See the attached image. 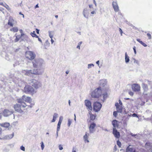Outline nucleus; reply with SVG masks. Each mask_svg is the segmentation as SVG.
Returning a JSON list of instances; mask_svg holds the SVG:
<instances>
[{"label":"nucleus","mask_w":152,"mask_h":152,"mask_svg":"<svg viewBox=\"0 0 152 152\" xmlns=\"http://www.w3.org/2000/svg\"><path fill=\"white\" fill-rule=\"evenodd\" d=\"M33 66L36 69L32 70H26L25 71L26 75L28 76H31V75H39L43 72V64L44 61L42 59H36L32 62Z\"/></svg>","instance_id":"nucleus-1"},{"label":"nucleus","mask_w":152,"mask_h":152,"mask_svg":"<svg viewBox=\"0 0 152 152\" xmlns=\"http://www.w3.org/2000/svg\"><path fill=\"white\" fill-rule=\"evenodd\" d=\"M28 83L36 89L39 88L42 86L41 83L35 79H31L28 80Z\"/></svg>","instance_id":"nucleus-2"},{"label":"nucleus","mask_w":152,"mask_h":152,"mask_svg":"<svg viewBox=\"0 0 152 152\" xmlns=\"http://www.w3.org/2000/svg\"><path fill=\"white\" fill-rule=\"evenodd\" d=\"M24 100L23 99V96L22 97V98H20L18 99V103H20V104L21 106L23 107H26L28 106V107L31 108L34 105V104H31L30 105H28L26 104L24 102Z\"/></svg>","instance_id":"nucleus-3"},{"label":"nucleus","mask_w":152,"mask_h":152,"mask_svg":"<svg viewBox=\"0 0 152 152\" xmlns=\"http://www.w3.org/2000/svg\"><path fill=\"white\" fill-rule=\"evenodd\" d=\"M26 58L30 60H33L36 56L35 54L33 52L28 51L26 52Z\"/></svg>","instance_id":"nucleus-4"},{"label":"nucleus","mask_w":152,"mask_h":152,"mask_svg":"<svg viewBox=\"0 0 152 152\" xmlns=\"http://www.w3.org/2000/svg\"><path fill=\"white\" fill-rule=\"evenodd\" d=\"M24 91L26 93L30 94L34 92V89L32 86L29 85H27L24 87Z\"/></svg>","instance_id":"nucleus-5"},{"label":"nucleus","mask_w":152,"mask_h":152,"mask_svg":"<svg viewBox=\"0 0 152 152\" xmlns=\"http://www.w3.org/2000/svg\"><path fill=\"white\" fill-rule=\"evenodd\" d=\"M3 112L4 116L8 117L13 114L14 113V111L12 109H4L3 111Z\"/></svg>","instance_id":"nucleus-6"},{"label":"nucleus","mask_w":152,"mask_h":152,"mask_svg":"<svg viewBox=\"0 0 152 152\" xmlns=\"http://www.w3.org/2000/svg\"><path fill=\"white\" fill-rule=\"evenodd\" d=\"M145 147L149 152H152V143L150 142H147L145 145Z\"/></svg>","instance_id":"nucleus-7"},{"label":"nucleus","mask_w":152,"mask_h":152,"mask_svg":"<svg viewBox=\"0 0 152 152\" xmlns=\"http://www.w3.org/2000/svg\"><path fill=\"white\" fill-rule=\"evenodd\" d=\"M21 106H22L20 104H16L14 105V108L15 111L19 113H22L23 111L21 109Z\"/></svg>","instance_id":"nucleus-8"},{"label":"nucleus","mask_w":152,"mask_h":152,"mask_svg":"<svg viewBox=\"0 0 152 152\" xmlns=\"http://www.w3.org/2000/svg\"><path fill=\"white\" fill-rule=\"evenodd\" d=\"M132 90L135 92L139 91L140 90V86L137 84H133L132 85Z\"/></svg>","instance_id":"nucleus-9"},{"label":"nucleus","mask_w":152,"mask_h":152,"mask_svg":"<svg viewBox=\"0 0 152 152\" xmlns=\"http://www.w3.org/2000/svg\"><path fill=\"white\" fill-rule=\"evenodd\" d=\"M102 91L101 88L99 87L96 89V98H99L101 96Z\"/></svg>","instance_id":"nucleus-10"},{"label":"nucleus","mask_w":152,"mask_h":152,"mask_svg":"<svg viewBox=\"0 0 152 152\" xmlns=\"http://www.w3.org/2000/svg\"><path fill=\"white\" fill-rule=\"evenodd\" d=\"M85 103L87 108L90 110H92V107L91 102L88 100L86 99L85 101Z\"/></svg>","instance_id":"nucleus-11"},{"label":"nucleus","mask_w":152,"mask_h":152,"mask_svg":"<svg viewBox=\"0 0 152 152\" xmlns=\"http://www.w3.org/2000/svg\"><path fill=\"white\" fill-rule=\"evenodd\" d=\"M126 152H136V150L133 146L129 145L126 148Z\"/></svg>","instance_id":"nucleus-12"},{"label":"nucleus","mask_w":152,"mask_h":152,"mask_svg":"<svg viewBox=\"0 0 152 152\" xmlns=\"http://www.w3.org/2000/svg\"><path fill=\"white\" fill-rule=\"evenodd\" d=\"M113 134L116 138H119L120 137V134L116 128L113 129Z\"/></svg>","instance_id":"nucleus-13"},{"label":"nucleus","mask_w":152,"mask_h":152,"mask_svg":"<svg viewBox=\"0 0 152 152\" xmlns=\"http://www.w3.org/2000/svg\"><path fill=\"white\" fill-rule=\"evenodd\" d=\"M102 106V105L100 102H96V112L99 111Z\"/></svg>","instance_id":"nucleus-14"},{"label":"nucleus","mask_w":152,"mask_h":152,"mask_svg":"<svg viewBox=\"0 0 152 152\" xmlns=\"http://www.w3.org/2000/svg\"><path fill=\"white\" fill-rule=\"evenodd\" d=\"M113 6L115 11L117 12L119 10V7L116 2L113 1L112 3Z\"/></svg>","instance_id":"nucleus-15"},{"label":"nucleus","mask_w":152,"mask_h":152,"mask_svg":"<svg viewBox=\"0 0 152 152\" xmlns=\"http://www.w3.org/2000/svg\"><path fill=\"white\" fill-rule=\"evenodd\" d=\"M142 87L144 91V94H147L146 93L148 90L147 85L144 83H143L142 85Z\"/></svg>","instance_id":"nucleus-16"},{"label":"nucleus","mask_w":152,"mask_h":152,"mask_svg":"<svg viewBox=\"0 0 152 152\" xmlns=\"http://www.w3.org/2000/svg\"><path fill=\"white\" fill-rule=\"evenodd\" d=\"M107 80L105 79H103L100 80L99 82V84L100 86L102 87H104L105 86L107 83Z\"/></svg>","instance_id":"nucleus-17"},{"label":"nucleus","mask_w":152,"mask_h":152,"mask_svg":"<svg viewBox=\"0 0 152 152\" xmlns=\"http://www.w3.org/2000/svg\"><path fill=\"white\" fill-rule=\"evenodd\" d=\"M115 105L117 108V111L118 112L121 113L122 110V106L119 105L118 103H116L115 104Z\"/></svg>","instance_id":"nucleus-18"},{"label":"nucleus","mask_w":152,"mask_h":152,"mask_svg":"<svg viewBox=\"0 0 152 152\" xmlns=\"http://www.w3.org/2000/svg\"><path fill=\"white\" fill-rule=\"evenodd\" d=\"M89 14V11L86 8L85 9L83 12V14L84 16L86 18H88V16Z\"/></svg>","instance_id":"nucleus-19"},{"label":"nucleus","mask_w":152,"mask_h":152,"mask_svg":"<svg viewBox=\"0 0 152 152\" xmlns=\"http://www.w3.org/2000/svg\"><path fill=\"white\" fill-rule=\"evenodd\" d=\"M23 99L25 102L28 103H30L31 102V98L28 96H23Z\"/></svg>","instance_id":"nucleus-20"},{"label":"nucleus","mask_w":152,"mask_h":152,"mask_svg":"<svg viewBox=\"0 0 152 152\" xmlns=\"http://www.w3.org/2000/svg\"><path fill=\"white\" fill-rule=\"evenodd\" d=\"M14 22V20L11 17H10L8 21V24L11 26L12 27L13 26V23Z\"/></svg>","instance_id":"nucleus-21"},{"label":"nucleus","mask_w":152,"mask_h":152,"mask_svg":"<svg viewBox=\"0 0 152 152\" xmlns=\"http://www.w3.org/2000/svg\"><path fill=\"white\" fill-rule=\"evenodd\" d=\"M112 124L113 126V129L118 128V121L116 120H113L112 122Z\"/></svg>","instance_id":"nucleus-22"},{"label":"nucleus","mask_w":152,"mask_h":152,"mask_svg":"<svg viewBox=\"0 0 152 152\" xmlns=\"http://www.w3.org/2000/svg\"><path fill=\"white\" fill-rule=\"evenodd\" d=\"M95 127V124L93 123L91 124L89 126L90 131L91 132H93V130Z\"/></svg>","instance_id":"nucleus-23"},{"label":"nucleus","mask_w":152,"mask_h":152,"mask_svg":"<svg viewBox=\"0 0 152 152\" xmlns=\"http://www.w3.org/2000/svg\"><path fill=\"white\" fill-rule=\"evenodd\" d=\"M14 136V133H13L12 134L5 136L4 138L6 139H12Z\"/></svg>","instance_id":"nucleus-24"},{"label":"nucleus","mask_w":152,"mask_h":152,"mask_svg":"<svg viewBox=\"0 0 152 152\" xmlns=\"http://www.w3.org/2000/svg\"><path fill=\"white\" fill-rule=\"evenodd\" d=\"M125 61L126 63H128L129 61V57L128 56L127 53L126 52L125 53Z\"/></svg>","instance_id":"nucleus-25"},{"label":"nucleus","mask_w":152,"mask_h":152,"mask_svg":"<svg viewBox=\"0 0 152 152\" xmlns=\"http://www.w3.org/2000/svg\"><path fill=\"white\" fill-rule=\"evenodd\" d=\"M58 114L56 113H54L53 115V118L51 121V122H54L55 121L56 119L58 118Z\"/></svg>","instance_id":"nucleus-26"},{"label":"nucleus","mask_w":152,"mask_h":152,"mask_svg":"<svg viewBox=\"0 0 152 152\" xmlns=\"http://www.w3.org/2000/svg\"><path fill=\"white\" fill-rule=\"evenodd\" d=\"M0 125L2 127L7 128L9 126V124L7 123H2L0 124Z\"/></svg>","instance_id":"nucleus-27"},{"label":"nucleus","mask_w":152,"mask_h":152,"mask_svg":"<svg viewBox=\"0 0 152 152\" xmlns=\"http://www.w3.org/2000/svg\"><path fill=\"white\" fill-rule=\"evenodd\" d=\"M90 112H89V114H90V121H89V122H91V121H93L94 120V119H95V115H94L92 114H90Z\"/></svg>","instance_id":"nucleus-28"},{"label":"nucleus","mask_w":152,"mask_h":152,"mask_svg":"<svg viewBox=\"0 0 152 152\" xmlns=\"http://www.w3.org/2000/svg\"><path fill=\"white\" fill-rule=\"evenodd\" d=\"M89 7L90 9V11H91V14H93L94 13V11L93 10L94 8L93 7V5L92 4L89 5Z\"/></svg>","instance_id":"nucleus-29"},{"label":"nucleus","mask_w":152,"mask_h":152,"mask_svg":"<svg viewBox=\"0 0 152 152\" xmlns=\"http://www.w3.org/2000/svg\"><path fill=\"white\" fill-rule=\"evenodd\" d=\"M102 95L103 96V99H102V101L104 102V100H105V99L107 97V93H105L104 94H103Z\"/></svg>","instance_id":"nucleus-30"},{"label":"nucleus","mask_w":152,"mask_h":152,"mask_svg":"<svg viewBox=\"0 0 152 152\" xmlns=\"http://www.w3.org/2000/svg\"><path fill=\"white\" fill-rule=\"evenodd\" d=\"M88 135H87L86 133V134L85 135H84L83 137L85 141H87V142H89V141L88 140Z\"/></svg>","instance_id":"nucleus-31"},{"label":"nucleus","mask_w":152,"mask_h":152,"mask_svg":"<svg viewBox=\"0 0 152 152\" xmlns=\"http://www.w3.org/2000/svg\"><path fill=\"white\" fill-rule=\"evenodd\" d=\"M18 28L17 27H13L10 29V31L14 32H17L18 31Z\"/></svg>","instance_id":"nucleus-32"},{"label":"nucleus","mask_w":152,"mask_h":152,"mask_svg":"<svg viewBox=\"0 0 152 152\" xmlns=\"http://www.w3.org/2000/svg\"><path fill=\"white\" fill-rule=\"evenodd\" d=\"M31 35L33 37H38V36L36 34L34 31H33V32L31 33Z\"/></svg>","instance_id":"nucleus-33"},{"label":"nucleus","mask_w":152,"mask_h":152,"mask_svg":"<svg viewBox=\"0 0 152 152\" xmlns=\"http://www.w3.org/2000/svg\"><path fill=\"white\" fill-rule=\"evenodd\" d=\"M3 6L5 7L8 10L10 11L11 8L6 3L4 4Z\"/></svg>","instance_id":"nucleus-34"},{"label":"nucleus","mask_w":152,"mask_h":152,"mask_svg":"<svg viewBox=\"0 0 152 152\" xmlns=\"http://www.w3.org/2000/svg\"><path fill=\"white\" fill-rule=\"evenodd\" d=\"M91 97L92 98H95V90L93 91L91 93Z\"/></svg>","instance_id":"nucleus-35"},{"label":"nucleus","mask_w":152,"mask_h":152,"mask_svg":"<svg viewBox=\"0 0 152 152\" xmlns=\"http://www.w3.org/2000/svg\"><path fill=\"white\" fill-rule=\"evenodd\" d=\"M20 35H18L16 36V38L15 39V42H18L20 38Z\"/></svg>","instance_id":"nucleus-36"},{"label":"nucleus","mask_w":152,"mask_h":152,"mask_svg":"<svg viewBox=\"0 0 152 152\" xmlns=\"http://www.w3.org/2000/svg\"><path fill=\"white\" fill-rule=\"evenodd\" d=\"M96 63L98 65V66L99 68H100L102 65V62H101L100 64L99 61H97Z\"/></svg>","instance_id":"nucleus-37"},{"label":"nucleus","mask_w":152,"mask_h":152,"mask_svg":"<svg viewBox=\"0 0 152 152\" xmlns=\"http://www.w3.org/2000/svg\"><path fill=\"white\" fill-rule=\"evenodd\" d=\"M61 123H60V122H58L57 124V131H59L60 128V126Z\"/></svg>","instance_id":"nucleus-38"},{"label":"nucleus","mask_w":152,"mask_h":152,"mask_svg":"<svg viewBox=\"0 0 152 152\" xmlns=\"http://www.w3.org/2000/svg\"><path fill=\"white\" fill-rule=\"evenodd\" d=\"M130 135L132 137H134L135 138L138 139V136L137 134H133L132 133H130Z\"/></svg>","instance_id":"nucleus-39"},{"label":"nucleus","mask_w":152,"mask_h":152,"mask_svg":"<svg viewBox=\"0 0 152 152\" xmlns=\"http://www.w3.org/2000/svg\"><path fill=\"white\" fill-rule=\"evenodd\" d=\"M94 65L93 64H88V69H90L92 67H94Z\"/></svg>","instance_id":"nucleus-40"},{"label":"nucleus","mask_w":152,"mask_h":152,"mask_svg":"<svg viewBox=\"0 0 152 152\" xmlns=\"http://www.w3.org/2000/svg\"><path fill=\"white\" fill-rule=\"evenodd\" d=\"M52 32L51 31H49L48 33H49V35L50 38L51 39H52L53 37V35L52 33Z\"/></svg>","instance_id":"nucleus-41"},{"label":"nucleus","mask_w":152,"mask_h":152,"mask_svg":"<svg viewBox=\"0 0 152 152\" xmlns=\"http://www.w3.org/2000/svg\"><path fill=\"white\" fill-rule=\"evenodd\" d=\"M117 144L119 147H121V143L119 140H118L117 141Z\"/></svg>","instance_id":"nucleus-42"},{"label":"nucleus","mask_w":152,"mask_h":152,"mask_svg":"<svg viewBox=\"0 0 152 152\" xmlns=\"http://www.w3.org/2000/svg\"><path fill=\"white\" fill-rule=\"evenodd\" d=\"M72 123V120L70 119H69L68 120V123L67 125L68 126H69Z\"/></svg>","instance_id":"nucleus-43"},{"label":"nucleus","mask_w":152,"mask_h":152,"mask_svg":"<svg viewBox=\"0 0 152 152\" xmlns=\"http://www.w3.org/2000/svg\"><path fill=\"white\" fill-rule=\"evenodd\" d=\"M118 112L117 111H114L113 113V115L115 117H116L118 115Z\"/></svg>","instance_id":"nucleus-44"},{"label":"nucleus","mask_w":152,"mask_h":152,"mask_svg":"<svg viewBox=\"0 0 152 152\" xmlns=\"http://www.w3.org/2000/svg\"><path fill=\"white\" fill-rule=\"evenodd\" d=\"M41 149L42 150H43L45 146L43 142H42L41 143Z\"/></svg>","instance_id":"nucleus-45"},{"label":"nucleus","mask_w":152,"mask_h":152,"mask_svg":"<svg viewBox=\"0 0 152 152\" xmlns=\"http://www.w3.org/2000/svg\"><path fill=\"white\" fill-rule=\"evenodd\" d=\"M82 43V42H81L79 43L77 47V48H78L79 49H80V46Z\"/></svg>","instance_id":"nucleus-46"},{"label":"nucleus","mask_w":152,"mask_h":152,"mask_svg":"<svg viewBox=\"0 0 152 152\" xmlns=\"http://www.w3.org/2000/svg\"><path fill=\"white\" fill-rule=\"evenodd\" d=\"M132 116L133 117H138V115L137 114L134 113L132 115Z\"/></svg>","instance_id":"nucleus-47"},{"label":"nucleus","mask_w":152,"mask_h":152,"mask_svg":"<svg viewBox=\"0 0 152 152\" xmlns=\"http://www.w3.org/2000/svg\"><path fill=\"white\" fill-rule=\"evenodd\" d=\"M62 119H63L62 116H60V117L59 121L58 122H60V123H61Z\"/></svg>","instance_id":"nucleus-48"},{"label":"nucleus","mask_w":152,"mask_h":152,"mask_svg":"<svg viewBox=\"0 0 152 152\" xmlns=\"http://www.w3.org/2000/svg\"><path fill=\"white\" fill-rule=\"evenodd\" d=\"M20 149L22 151H25V148L23 145L21 146L20 147Z\"/></svg>","instance_id":"nucleus-49"},{"label":"nucleus","mask_w":152,"mask_h":152,"mask_svg":"<svg viewBox=\"0 0 152 152\" xmlns=\"http://www.w3.org/2000/svg\"><path fill=\"white\" fill-rule=\"evenodd\" d=\"M147 36L148 37V39H151V35L150 34L148 33L147 34Z\"/></svg>","instance_id":"nucleus-50"},{"label":"nucleus","mask_w":152,"mask_h":152,"mask_svg":"<svg viewBox=\"0 0 152 152\" xmlns=\"http://www.w3.org/2000/svg\"><path fill=\"white\" fill-rule=\"evenodd\" d=\"M119 31L121 34V35L122 36L123 31L120 28H119Z\"/></svg>","instance_id":"nucleus-51"},{"label":"nucleus","mask_w":152,"mask_h":152,"mask_svg":"<svg viewBox=\"0 0 152 152\" xmlns=\"http://www.w3.org/2000/svg\"><path fill=\"white\" fill-rule=\"evenodd\" d=\"M137 41L140 43L141 44H142L143 42L140 40V39H137Z\"/></svg>","instance_id":"nucleus-52"},{"label":"nucleus","mask_w":152,"mask_h":152,"mask_svg":"<svg viewBox=\"0 0 152 152\" xmlns=\"http://www.w3.org/2000/svg\"><path fill=\"white\" fill-rule=\"evenodd\" d=\"M129 94L131 96H132L133 95L134 93L130 91L129 92Z\"/></svg>","instance_id":"nucleus-53"},{"label":"nucleus","mask_w":152,"mask_h":152,"mask_svg":"<svg viewBox=\"0 0 152 152\" xmlns=\"http://www.w3.org/2000/svg\"><path fill=\"white\" fill-rule=\"evenodd\" d=\"M58 148L60 150H61L63 149V147L61 145H59Z\"/></svg>","instance_id":"nucleus-54"},{"label":"nucleus","mask_w":152,"mask_h":152,"mask_svg":"<svg viewBox=\"0 0 152 152\" xmlns=\"http://www.w3.org/2000/svg\"><path fill=\"white\" fill-rule=\"evenodd\" d=\"M133 49L134 51V53L135 54H136V47L135 46H134L133 48Z\"/></svg>","instance_id":"nucleus-55"},{"label":"nucleus","mask_w":152,"mask_h":152,"mask_svg":"<svg viewBox=\"0 0 152 152\" xmlns=\"http://www.w3.org/2000/svg\"><path fill=\"white\" fill-rule=\"evenodd\" d=\"M152 118H144V119L146 121H152Z\"/></svg>","instance_id":"nucleus-56"},{"label":"nucleus","mask_w":152,"mask_h":152,"mask_svg":"<svg viewBox=\"0 0 152 152\" xmlns=\"http://www.w3.org/2000/svg\"><path fill=\"white\" fill-rule=\"evenodd\" d=\"M133 60H134V63H136V64H138V61L137 60H136L135 59H133Z\"/></svg>","instance_id":"nucleus-57"},{"label":"nucleus","mask_w":152,"mask_h":152,"mask_svg":"<svg viewBox=\"0 0 152 152\" xmlns=\"http://www.w3.org/2000/svg\"><path fill=\"white\" fill-rule=\"evenodd\" d=\"M93 110L94 111H95V102H94L93 104Z\"/></svg>","instance_id":"nucleus-58"},{"label":"nucleus","mask_w":152,"mask_h":152,"mask_svg":"<svg viewBox=\"0 0 152 152\" xmlns=\"http://www.w3.org/2000/svg\"><path fill=\"white\" fill-rule=\"evenodd\" d=\"M141 44L145 47H146L147 46V45L143 42Z\"/></svg>","instance_id":"nucleus-59"},{"label":"nucleus","mask_w":152,"mask_h":152,"mask_svg":"<svg viewBox=\"0 0 152 152\" xmlns=\"http://www.w3.org/2000/svg\"><path fill=\"white\" fill-rule=\"evenodd\" d=\"M116 150H117V146H116V145H115L114 146V148L113 150L114 151V152L115 151H116Z\"/></svg>","instance_id":"nucleus-60"},{"label":"nucleus","mask_w":152,"mask_h":152,"mask_svg":"<svg viewBox=\"0 0 152 152\" xmlns=\"http://www.w3.org/2000/svg\"><path fill=\"white\" fill-rule=\"evenodd\" d=\"M36 31L37 33V34H39V29H38L37 28H36Z\"/></svg>","instance_id":"nucleus-61"},{"label":"nucleus","mask_w":152,"mask_h":152,"mask_svg":"<svg viewBox=\"0 0 152 152\" xmlns=\"http://www.w3.org/2000/svg\"><path fill=\"white\" fill-rule=\"evenodd\" d=\"M72 152H76V148L74 147L73 148Z\"/></svg>","instance_id":"nucleus-62"},{"label":"nucleus","mask_w":152,"mask_h":152,"mask_svg":"<svg viewBox=\"0 0 152 152\" xmlns=\"http://www.w3.org/2000/svg\"><path fill=\"white\" fill-rule=\"evenodd\" d=\"M118 102L119 104H120V105H122V102H121V101L120 100H119Z\"/></svg>","instance_id":"nucleus-63"},{"label":"nucleus","mask_w":152,"mask_h":152,"mask_svg":"<svg viewBox=\"0 0 152 152\" xmlns=\"http://www.w3.org/2000/svg\"><path fill=\"white\" fill-rule=\"evenodd\" d=\"M37 38H38V40L39 41H40V42H42V41L41 39L40 38H39L38 37H37Z\"/></svg>","instance_id":"nucleus-64"}]
</instances>
